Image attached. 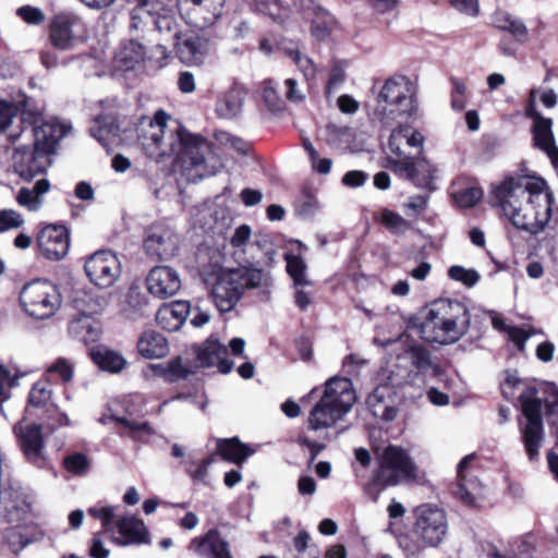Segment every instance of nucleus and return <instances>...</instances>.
Segmentation results:
<instances>
[{"label":"nucleus","mask_w":558,"mask_h":558,"mask_svg":"<svg viewBox=\"0 0 558 558\" xmlns=\"http://www.w3.org/2000/svg\"><path fill=\"white\" fill-rule=\"evenodd\" d=\"M169 119L165 111L159 110L153 118L141 121L136 132L137 143L143 153L156 161L175 155L182 174L192 183L215 175L222 167V162L213 144L181 126L177 129L175 134H167Z\"/></svg>","instance_id":"f257e3e1"},{"label":"nucleus","mask_w":558,"mask_h":558,"mask_svg":"<svg viewBox=\"0 0 558 558\" xmlns=\"http://www.w3.org/2000/svg\"><path fill=\"white\" fill-rule=\"evenodd\" d=\"M519 401L525 423L521 425L523 444L530 460L538 456L539 447L544 440V426L542 420L543 408L550 424H556L554 420L558 416V389L554 385L544 390V396H539L538 389L527 387L524 389Z\"/></svg>","instance_id":"f03ea898"},{"label":"nucleus","mask_w":558,"mask_h":558,"mask_svg":"<svg viewBox=\"0 0 558 558\" xmlns=\"http://www.w3.org/2000/svg\"><path fill=\"white\" fill-rule=\"evenodd\" d=\"M470 320V313L462 302L438 300L432 304L421 325V336L432 343H453L468 331Z\"/></svg>","instance_id":"7ed1b4c3"},{"label":"nucleus","mask_w":558,"mask_h":558,"mask_svg":"<svg viewBox=\"0 0 558 558\" xmlns=\"http://www.w3.org/2000/svg\"><path fill=\"white\" fill-rule=\"evenodd\" d=\"M29 498L22 487L10 486L0 490V522L9 524L3 531L2 541L14 554L33 541V533L26 531L33 523Z\"/></svg>","instance_id":"20e7f679"},{"label":"nucleus","mask_w":558,"mask_h":558,"mask_svg":"<svg viewBox=\"0 0 558 558\" xmlns=\"http://www.w3.org/2000/svg\"><path fill=\"white\" fill-rule=\"evenodd\" d=\"M355 399L351 380L330 378L326 383L324 395L310 413V427L317 430L332 426L351 410Z\"/></svg>","instance_id":"39448f33"},{"label":"nucleus","mask_w":558,"mask_h":558,"mask_svg":"<svg viewBox=\"0 0 558 558\" xmlns=\"http://www.w3.org/2000/svg\"><path fill=\"white\" fill-rule=\"evenodd\" d=\"M268 276L259 268L242 267L221 272L211 289V298L220 312H230L246 289L266 286Z\"/></svg>","instance_id":"423d86ee"},{"label":"nucleus","mask_w":558,"mask_h":558,"mask_svg":"<svg viewBox=\"0 0 558 558\" xmlns=\"http://www.w3.org/2000/svg\"><path fill=\"white\" fill-rule=\"evenodd\" d=\"M268 276L259 268L242 267L221 272L211 289V298L220 312H230L246 289L266 286Z\"/></svg>","instance_id":"0eeeda50"},{"label":"nucleus","mask_w":558,"mask_h":558,"mask_svg":"<svg viewBox=\"0 0 558 558\" xmlns=\"http://www.w3.org/2000/svg\"><path fill=\"white\" fill-rule=\"evenodd\" d=\"M415 90L404 75L388 78L378 93L375 116L385 124L398 118H409L416 111Z\"/></svg>","instance_id":"6e6552de"},{"label":"nucleus","mask_w":558,"mask_h":558,"mask_svg":"<svg viewBox=\"0 0 558 558\" xmlns=\"http://www.w3.org/2000/svg\"><path fill=\"white\" fill-rule=\"evenodd\" d=\"M546 182L533 175H509L492 189L493 204L498 206L504 215H508L521 205L527 197L546 201Z\"/></svg>","instance_id":"1a4fd4ad"},{"label":"nucleus","mask_w":558,"mask_h":558,"mask_svg":"<svg viewBox=\"0 0 558 558\" xmlns=\"http://www.w3.org/2000/svg\"><path fill=\"white\" fill-rule=\"evenodd\" d=\"M413 535L421 548L438 547L448 534L445 510L433 504H422L413 510Z\"/></svg>","instance_id":"9d476101"},{"label":"nucleus","mask_w":558,"mask_h":558,"mask_svg":"<svg viewBox=\"0 0 558 558\" xmlns=\"http://www.w3.org/2000/svg\"><path fill=\"white\" fill-rule=\"evenodd\" d=\"M416 466L408 452L398 446H388L381 454L379 468L374 475V484L381 488L416 478Z\"/></svg>","instance_id":"9b49d317"},{"label":"nucleus","mask_w":558,"mask_h":558,"mask_svg":"<svg viewBox=\"0 0 558 558\" xmlns=\"http://www.w3.org/2000/svg\"><path fill=\"white\" fill-rule=\"evenodd\" d=\"M546 201L536 197H527L521 205L510 211L506 217L518 228L538 234L542 232L551 217L553 195L545 189Z\"/></svg>","instance_id":"f8f14e48"},{"label":"nucleus","mask_w":558,"mask_h":558,"mask_svg":"<svg viewBox=\"0 0 558 558\" xmlns=\"http://www.w3.org/2000/svg\"><path fill=\"white\" fill-rule=\"evenodd\" d=\"M72 131V125L57 118L40 120L37 112V174L44 173L58 154L61 140Z\"/></svg>","instance_id":"ddd939ff"},{"label":"nucleus","mask_w":558,"mask_h":558,"mask_svg":"<svg viewBox=\"0 0 558 558\" xmlns=\"http://www.w3.org/2000/svg\"><path fill=\"white\" fill-rule=\"evenodd\" d=\"M388 167L397 175L412 182L416 187L429 192L436 189L434 180L437 169L424 158H388Z\"/></svg>","instance_id":"4468645a"},{"label":"nucleus","mask_w":558,"mask_h":558,"mask_svg":"<svg viewBox=\"0 0 558 558\" xmlns=\"http://www.w3.org/2000/svg\"><path fill=\"white\" fill-rule=\"evenodd\" d=\"M85 274L95 286L106 289L112 287L121 274V264L111 251H98L87 257Z\"/></svg>","instance_id":"2eb2a0df"},{"label":"nucleus","mask_w":558,"mask_h":558,"mask_svg":"<svg viewBox=\"0 0 558 558\" xmlns=\"http://www.w3.org/2000/svg\"><path fill=\"white\" fill-rule=\"evenodd\" d=\"M144 248L150 257L168 260L179 251V236L167 226L153 225L146 230Z\"/></svg>","instance_id":"dca6fc26"},{"label":"nucleus","mask_w":558,"mask_h":558,"mask_svg":"<svg viewBox=\"0 0 558 558\" xmlns=\"http://www.w3.org/2000/svg\"><path fill=\"white\" fill-rule=\"evenodd\" d=\"M35 409V384L31 387L27 397L24 415L13 426L17 445L29 462L35 461V418L33 410Z\"/></svg>","instance_id":"f3484780"},{"label":"nucleus","mask_w":558,"mask_h":558,"mask_svg":"<svg viewBox=\"0 0 558 558\" xmlns=\"http://www.w3.org/2000/svg\"><path fill=\"white\" fill-rule=\"evenodd\" d=\"M189 549L201 558H233L228 539L216 527L192 538Z\"/></svg>","instance_id":"a211bd4d"},{"label":"nucleus","mask_w":558,"mask_h":558,"mask_svg":"<svg viewBox=\"0 0 558 558\" xmlns=\"http://www.w3.org/2000/svg\"><path fill=\"white\" fill-rule=\"evenodd\" d=\"M37 244L48 259L60 260L70 247L68 229L62 225L46 226L37 236Z\"/></svg>","instance_id":"6ab92c4d"},{"label":"nucleus","mask_w":558,"mask_h":558,"mask_svg":"<svg viewBox=\"0 0 558 558\" xmlns=\"http://www.w3.org/2000/svg\"><path fill=\"white\" fill-rule=\"evenodd\" d=\"M82 28V20L76 14L60 13L50 22V40L59 49H70Z\"/></svg>","instance_id":"aec40b11"},{"label":"nucleus","mask_w":558,"mask_h":558,"mask_svg":"<svg viewBox=\"0 0 558 558\" xmlns=\"http://www.w3.org/2000/svg\"><path fill=\"white\" fill-rule=\"evenodd\" d=\"M146 286L153 295L167 299L179 292L182 282L175 269L168 266H156L149 271Z\"/></svg>","instance_id":"412c9836"},{"label":"nucleus","mask_w":558,"mask_h":558,"mask_svg":"<svg viewBox=\"0 0 558 558\" xmlns=\"http://www.w3.org/2000/svg\"><path fill=\"white\" fill-rule=\"evenodd\" d=\"M114 532L110 533L111 539L120 546L148 544L149 532L144 522L133 515L119 519Z\"/></svg>","instance_id":"4be33fe9"},{"label":"nucleus","mask_w":558,"mask_h":558,"mask_svg":"<svg viewBox=\"0 0 558 558\" xmlns=\"http://www.w3.org/2000/svg\"><path fill=\"white\" fill-rule=\"evenodd\" d=\"M196 360L199 367L218 366L219 372L228 374L233 368V362L227 359L228 349L218 340L207 339L202 344L195 347Z\"/></svg>","instance_id":"5701e85b"},{"label":"nucleus","mask_w":558,"mask_h":558,"mask_svg":"<svg viewBox=\"0 0 558 558\" xmlns=\"http://www.w3.org/2000/svg\"><path fill=\"white\" fill-rule=\"evenodd\" d=\"M474 458V453L465 456L459 462L457 469L458 484L456 495L469 506H476V501L482 497L483 492L480 481L469 473V466Z\"/></svg>","instance_id":"b1692460"},{"label":"nucleus","mask_w":558,"mask_h":558,"mask_svg":"<svg viewBox=\"0 0 558 558\" xmlns=\"http://www.w3.org/2000/svg\"><path fill=\"white\" fill-rule=\"evenodd\" d=\"M62 296L58 287L37 279V320L51 319L61 308Z\"/></svg>","instance_id":"393cba45"},{"label":"nucleus","mask_w":558,"mask_h":558,"mask_svg":"<svg viewBox=\"0 0 558 558\" xmlns=\"http://www.w3.org/2000/svg\"><path fill=\"white\" fill-rule=\"evenodd\" d=\"M191 312L187 301H174L159 308L156 315L158 324L168 331H177L181 328Z\"/></svg>","instance_id":"a878e982"},{"label":"nucleus","mask_w":558,"mask_h":558,"mask_svg":"<svg viewBox=\"0 0 558 558\" xmlns=\"http://www.w3.org/2000/svg\"><path fill=\"white\" fill-rule=\"evenodd\" d=\"M109 304V296L92 289H77L73 295V305L78 314L96 315Z\"/></svg>","instance_id":"bb28decb"},{"label":"nucleus","mask_w":558,"mask_h":558,"mask_svg":"<svg viewBox=\"0 0 558 558\" xmlns=\"http://www.w3.org/2000/svg\"><path fill=\"white\" fill-rule=\"evenodd\" d=\"M137 350L146 359H161L168 354L169 345L163 335L155 330H147L140 337Z\"/></svg>","instance_id":"cd10ccee"},{"label":"nucleus","mask_w":558,"mask_h":558,"mask_svg":"<svg viewBox=\"0 0 558 558\" xmlns=\"http://www.w3.org/2000/svg\"><path fill=\"white\" fill-rule=\"evenodd\" d=\"M145 47L136 40H128L121 44L116 52L114 60L122 70H133L145 59Z\"/></svg>","instance_id":"c85d7f7f"},{"label":"nucleus","mask_w":558,"mask_h":558,"mask_svg":"<svg viewBox=\"0 0 558 558\" xmlns=\"http://www.w3.org/2000/svg\"><path fill=\"white\" fill-rule=\"evenodd\" d=\"M405 141L410 147H422L424 143V136L421 132L413 130L408 125H399L393 129L389 140L388 146L390 150L399 158H403V153L401 150V143Z\"/></svg>","instance_id":"c756f323"},{"label":"nucleus","mask_w":558,"mask_h":558,"mask_svg":"<svg viewBox=\"0 0 558 558\" xmlns=\"http://www.w3.org/2000/svg\"><path fill=\"white\" fill-rule=\"evenodd\" d=\"M69 332L73 338L89 343L98 339L99 328L92 316L78 314V316L71 319Z\"/></svg>","instance_id":"7c9ffc66"},{"label":"nucleus","mask_w":558,"mask_h":558,"mask_svg":"<svg viewBox=\"0 0 558 558\" xmlns=\"http://www.w3.org/2000/svg\"><path fill=\"white\" fill-rule=\"evenodd\" d=\"M217 453L229 462L242 465L254 453V450L240 442L238 438H231L218 441Z\"/></svg>","instance_id":"2f4dec72"},{"label":"nucleus","mask_w":558,"mask_h":558,"mask_svg":"<svg viewBox=\"0 0 558 558\" xmlns=\"http://www.w3.org/2000/svg\"><path fill=\"white\" fill-rule=\"evenodd\" d=\"M530 116L535 120L532 130L534 145L543 151L556 146L551 130V119L544 118L537 112H533Z\"/></svg>","instance_id":"473e14b6"},{"label":"nucleus","mask_w":558,"mask_h":558,"mask_svg":"<svg viewBox=\"0 0 558 558\" xmlns=\"http://www.w3.org/2000/svg\"><path fill=\"white\" fill-rule=\"evenodd\" d=\"M244 97L242 93L236 88H232L218 99L216 112L222 119H233L241 112Z\"/></svg>","instance_id":"72a5a7b5"},{"label":"nucleus","mask_w":558,"mask_h":558,"mask_svg":"<svg viewBox=\"0 0 558 558\" xmlns=\"http://www.w3.org/2000/svg\"><path fill=\"white\" fill-rule=\"evenodd\" d=\"M92 357L101 369L110 373H119L126 365L125 359L120 353L106 348L93 350Z\"/></svg>","instance_id":"f704fd0d"},{"label":"nucleus","mask_w":558,"mask_h":558,"mask_svg":"<svg viewBox=\"0 0 558 558\" xmlns=\"http://www.w3.org/2000/svg\"><path fill=\"white\" fill-rule=\"evenodd\" d=\"M496 25L499 29L510 33L520 44L529 38V29L524 22L509 13H499L496 16Z\"/></svg>","instance_id":"c9c22d12"},{"label":"nucleus","mask_w":558,"mask_h":558,"mask_svg":"<svg viewBox=\"0 0 558 558\" xmlns=\"http://www.w3.org/2000/svg\"><path fill=\"white\" fill-rule=\"evenodd\" d=\"M411 363L423 374L436 376L439 374V367L435 364L427 349L422 345H414L409 350Z\"/></svg>","instance_id":"e433bc0d"},{"label":"nucleus","mask_w":558,"mask_h":558,"mask_svg":"<svg viewBox=\"0 0 558 558\" xmlns=\"http://www.w3.org/2000/svg\"><path fill=\"white\" fill-rule=\"evenodd\" d=\"M287 271L293 279L295 287L312 286V281L306 276V264L296 255H287Z\"/></svg>","instance_id":"4c0bfd02"},{"label":"nucleus","mask_w":558,"mask_h":558,"mask_svg":"<svg viewBox=\"0 0 558 558\" xmlns=\"http://www.w3.org/2000/svg\"><path fill=\"white\" fill-rule=\"evenodd\" d=\"M380 222L395 234H403L412 228L410 221L390 209H384L381 211Z\"/></svg>","instance_id":"58836bf2"},{"label":"nucleus","mask_w":558,"mask_h":558,"mask_svg":"<svg viewBox=\"0 0 558 558\" xmlns=\"http://www.w3.org/2000/svg\"><path fill=\"white\" fill-rule=\"evenodd\" d=\"M63 466L75 476H84L90 468V460L82 452H74L63 458Z\"/></svg>","instance_id":"ea45409f"},{"label":"nucleus","mask_w":558,"mask_h":558,"mask_svg":"<svg viewBox=\"0 0 558 558\" xmlns=\"http://www.w3.org/2000/svg\"><path fill=\"white\" fill-rule=\"evenodd\" d=\"M35 279L23 283L19 293V306L29 317H35Z\"/></svg>","instance_id":"a19ab883"},{"label":"nucleus","mask_w":558,"mask_h":558,"mask_svg":"<svg viewBox=\"0 0 558 558\" xmlns=\"http://www.w3.org/2000/svg\"><path fill=\"white\" fill-rule=\"evenodd\" d=\"M27 374L28 372L20 373V371H16L12 376L11 372L4 365L0 364V405L10 397L7 388L17 386L20 377Z\"/></svg>","instance_id":"79ce46f5"},{"label":"nucleus","mask_w":558,"mask_h":558,"mask_svg":"<svg viewBox=\"0 0 558 558\" xmlns=\"http://www.w3.org/2000/svg\"><path fill=\"white\" fill-rule=\"evenodd\" d=\"M88 514L95 519H98L102 523L104 532L109 534L114 532V508L110 506L106 507H92L88 509Z\"/></svg>","instance_id":"37998d69"},{"label":"nucleus","mask_w":558,"mask_h":558,"mask_svg":"<svg viewBox=\"0 0 558 558\" xmlns=\"http://www.w3.org/2000/svg\"><path fill=\"white\" fill-rule=\"evenodd\" d=\"M47 373L49 376L60 378L62 383H69L73 378V364L64 357H59L47 368Z\"/></svg>","instance_id":"c03bdc74"},{"label":"nucleus","mask_w":558,"mask_h":558,"mask_svg":"<svg viewBox=\"0 0 558 558\" xmlns=\"http://www.w3.org/2000/svg\"><path fill=\"white\" fill-rule=\"evenodd\" d=\"M255 8L262 14L268 15L275 22H283L282 4L280 0H255Z\"/></svg>","instance_id":"a18cd8bd"},{"label":"nucleus","mask_w":558,"mask_h":558,"mask_svg":"<svg viewBox=\"0 0 558 558\" xmlns=\"http://www.w3.org/2000/svg\"><path fill=\"white\" fill-rule=\"evenodd\" d=\"M15 171L27 181L35 177V146L32 151L16 157Z\"/></svg>","instance_id":"49530a36"},{"label":"nucleus","mask_w":558,"mask_h":558,"mask_svg":"<svg viewBox=\"0 0 558 558\" xmlns=\"http://www.w3.org/2000/svg\"><path fill=\"white\" fill-rule=\"evenodd\" d=\"M448 276L456 281L462 282L468 287H473L480 280V275L474 269H466L462 266H451L448 270Z\"/></svg>","instance_id":"de8ad7c7"},{"label":"nucleus","mask_w":558,"mask_h":558,"mask_svg":"<svg viewBox=\"0 0 558 558\" xmlns=\"http://www.w3.org/2000/svg\"><path fill=\"white\" fill-rule=\"evenodd\" d=\"M194 369L183 365L181 357L172 359L168 362L167 381L174 383L180 379H185L189 375L194 374Z\"/></svg>","instance_id":"09e8293b"},{"label":"nucleus","mask_w":558,"mask_h":558,"mask_svg":"<svg viewBox=\"0 0 558 558\" xmlns=\"http://www.w3.org/2000/svg\"><path fill=\"white\" fill-rule=\"evenodd\" d=\"M112 420L128 428L131 436L134 438H141L142 436H149L153 434V428L147 422H137L121 416H113Z\"/></svg>","instance_id":"8fccbe9b"},{"label":"nucleus","mask_w":558,"mask_h":558,"mask_svg":"<svg viewBox=\"0 0 558 558\" xmlns=\"http://www.w3.org/2000/svg\"><path fill=\"white\" fill-rule=\"evenodd\" d=\"M290 58L294 61L299 70L303 73L306 80H313L316 75V68L313 61L300 53L298 50H292L289 52Z\"/></svg>","instance_id":"3c124183"},{"label":"nucleus","mask_w":558,"mask_h":558,"mask_svg":"<svg viewBox=\"0 0 558 558\" xmlns=\"http://www.w3.org/2000/svg\"><path fill=\"white\" fill-rule=\"evenodd\" d=\"M23 225V219L19 213L13 209L0 210V232L11 229H17Z\"/></svg>","instance_id":"603ef678"},{"label":"nucleus","mask_w":558,"mask_h":558,"mask_svg":"<svg viewBox=\"0 0 558 558\" xmlns=\"http://www.w3.org/2000/svg\"><path fill=\"white\" fill-rule=\"evenodd\" d=\"M483 196L478 187H469L456 194L454 198L459 206L469 208L474 206Z\"/></svg>","instance_id":"864d4df0"},{"label":"nucleus","mask_w":558,"mask_h":558,"mask_svg":"<svg viewBox=\"0 0 558 558\" xmlns=\"http://www.w3.org/2000/svg\"><path fill=\"white\" fill-rule=\"evenodd\" d=\"M345 81V70L341 63H336L330 71L329 80L327 83V95L332 94Z\"/></svg>","instance_id":"5fc2aeb1"},{"label":"nucleus","mask_w":558,"mask_h":558,"mask_svg":"<svg viewBox=\"0 0 558 558\" xmlns=\"http://www.w3.org/2000/svg\"><path fill=\"white\" fill-rule=\"evenodd\" d=\"M16 114V107L7 100L0 99V132L5 131Z\"/></svg>","instance_id":"6e6d98bb"},{"label":"nucleus","mask_w":558,"mask_h":558,"mask_svg":"<svg viewBox=\"0 0 558 558\" xmlns=\"http://www.w3.org/2000/svg\"><path fill=\"white\" fill-rule=\"evenodd\" d=\"M316 208H317V201L310 193H304L302 195V197H300L296 202V210L302 216L312 215Z\"/></svg>","instance_id":"4d7b16f0"},{"label":"nucleus","mask_w":558,"mask_h":558,"mask_svg":"<svg viewBox=\"0 0 558 558\" xmlns=\"http://www.w3.org/2000/svg\"><path fill=\"white\" fill-rule=\"evenodd\" d=\"M214 461L215 457L209 456L197 463L195 470L187 469V473L192 476L193 480L204 482L207 477V470L209 465L214 463Z\"/></svg>","instance_id":"13d9d810"},{"label":"nucleus","mask_w":558,"mask_h":558,"mask_svg":"<svg viewBox=\"0 0 558 558\" xmlns=\"http://www.w3.org/2000/svg\"><path fill=\"white\" fill-rule=\"evenodd\" d=\"M182 49L189 52L194 60H197L204 53V44L198 37H190L184 40Z\"/></svg>","instance_id":"bf43d9fd"},{"label":"nucleus","mask_w":558,"mask_h":558,"mask_svg":"<svg viewBox=\"0 0 558 558\" xmlns=\"http://www.w3.org/2000/svg\"><path fill=\"white\" fill-rule=\"evenodd\" d=\"M366 178L367 175L365 172L360 170H351L343 175L342 183L349 187H360L365 183Z\"/></svg>","instance_id":"052dcab7"},{"label":"nucleus","mask_w":558,"mask_h":558,"mask_svg":"<svg viewBox=\"0 0 558 558\" xmlns=\"http://www.w3.org/2000/svg\"><path fill=\"white\" fill-rule=\"evenodd\" d=\"M128 305L134 307L136 313L143 315L147 305V299L138 290L131 289L128 294Z\"/></svg>","instance_id":"680f3d73"},{"label":"nucleus","mask_w":558,"mask_h":558,"mask_svg":"<svg viewBox=\"0 0 558 558\" xmlns=\"http://www.w3.org/2000/svg\"><path fill=\"white\" fill-rule=\"evenodd\" d=\"M451 4L459 12L475 16L478 13L477 0H451Z\"/></svg>","instance_id":"e2e57ef3"},{"label":"nucleus","mask_w":558,"mask_h":558,"mask_svg":"<svg viewBox=\"0 0 558 558\" xmlns=\"http://www.w3.org/2000/svg\"><path fill=\"white\" fill-rule=\"evenodd\" d=\"M178 87L184 94L193 93L196 88L193 73L190 71L181 72L178 78Z\"/></svg>","instance_id":"0e129e2a"},{"label":"nucleus","mask_w":558,"mask_h":558,"mask_svg":"<svg viewBox=\"0 0 558 558\" xmlns=\"http://www.w3.org/2000/svg\"><path fill=\"white\" fill-rule=\"evenodd\" d=\"M251 233H252V230H251L250 226L241 225L240 227H238L231 238V241H230L232 246L241 247L244 244H246V242L251 238Z\"/></svg>","instance_id":"69168bd1"},{"label":"nucleus","mask_w":558,"mask_h":558,"mask_svg":"<svg viewBox=\"0 0 558 558\" xmlns=\"http://www.w3.org/2000/svg\"><path fill=\"white\" fill-rule=\"evenodd\" d=\"M263 98L270 110H277L280 108V99L270 83H266L264 86Z\"/></svg>","instance_id":"338daca9"},{"label":"nucleus","mask_w":558,"mask_h":558,"mask_svg":"<svg viewBox=\"0 0 558 558\" xmlns=\"http://www.w3.org/2000/svg\"><path fill=\"white\" fill-rule=\"evenodd\" d=\"M428 197L424 195H414L409 197L408 202L404 204V207L420 214L425 210L427 206Z\"/></svg>","instance_id":"774afa93"}]
</instances>
